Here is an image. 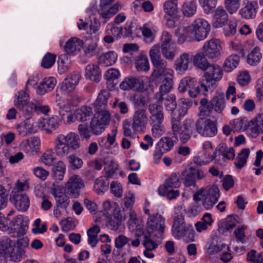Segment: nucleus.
<instances>
[{"label":"nucleus","instance_id":"69168bd1","mask_svg":"<svg viewBox=\"0 0 263 263\" xmlns=\"http://www.w3.org/2000/svg\"><path fill=\"white\" fill-rule=\"evenodd\" d=\"M41 161L45 165L52 166L55 160L54 153L51 150L45 152L41 157Z\"/></svg>","mask_w":263,"mask_h":263},{"label":"nucleus","instance_id":"423d86ee","mask_svg":"<svg viewBox=\"0 0 263 263\" xmlns=\"http://www.w3.org/2000/svg\"><path fill=\"white\" fill-rule=\"evenodd\" d=\"M235 150L232 147H228L224 143H220L213 154L214 162L222 165L226 160H233L235 158Z\"/></svg>","mask_w":263,"mask_h":263},{"label":"nucleus","instance_id":"603ef678","mask_svg":"<svg viewBox=\"0 0 263 263\" xmlns=\"http://www.w3.org/2000/svg\"><path fill=\"white\" fill-rule=\"evenodd\" d=\"M197 10V5L195 1H191L184 3L182 7V11L184 16L191 17L194 15Z\"/></svg>","mask_w":263,"mask_h":263},{"label":"nucleus","instance_id":"2f4dec72","mask_svg":"<svg viewBox=\"0 0 263 263\" xmlns=\"http://www.w3.org/2000/svg\"><path fill=\"white\" fill-rule=\"evenodd\" d=\"M59 126V122L57 117L44 118L39 122V128L47 133H50Z\"/></svg>","mask_w":263,"mask_h":263},{"label":"nucleus","instance_id":"c85d7f7f","mask_svg":"<svg viewBox=\"0 0 263 263\" xmlns=\"http://www.w3.org/2000/svg\"><path fill=\"white\" fill-rule=\"evenodd\" d=\"M110 93L107 90H102L99 93L96 101L92 104L94 110H107V101L110 97Z\"/></svg>","mask_w":263,"mask_h":263},{"label":"nucleus","instance_id":"3c124183","mask_svg":"<svg viewBox=\"0 0 263 263\" xmlns=\"http://www.w3.org/2000/svg\"><path fill=\"white\" fill-rule=\"evenodd\" d=\"M108 188V183L105 181L103 177H100L96 180L93 190L98 195L104 194L107 191Z\"/></svg>","mask_w":263,"mask_h":263},{"label":"nucleus","instance_id":"338daca9","mask_svg":"<svg viewBox=\"0 0 263 263\" xmlns=\"http://www.w3.org/2000/svg\"><path fill=\"white\" fill-rule=\"evenodd\" d=\"M68 59L67 54L60 55L57 61L58 65V71L60 74L64 73L68 68Z\"/></svg>","mask_w":263,"mask_h":263},{"label":"nucleus","instance_id":"a211bd4d","mask_svg":"<svg viewBox=\"0 0 263 263\" xmlns=\"http://www.w3.org/2000/svg\"><path fill=\"white\" fill-rule=\"evenodd\" d=\"M259 8L257 1H249L239 11V14L245 20L254 18Z\"/></svg>","mask_w":263,"mask_h":263},{"label":"nucleus","instance_id":"e2e57ef3","mask_svg":"<svg viewBox=\"0 0 263 263\" xmlns=\"http://www.w3.org/2000/svg\"><path fill=\"white\" fill-rule=\"evenodd\" d=\"M241 0H225V7L230 14L237 12L240 6Z\"/></svg>","mask_w":263,"mask_h":263},{"label":"nucleus","instance_id":"052dcab7","mask_svg":"<svg viewBox=\"0 0 263 263\" xmlns=\"http://www.w3.org/2000/svg\"><path fill=\"white\" fill-rule=\"evenodd\" d=\"M56 55L50 52H47L43 58L41 66L46 69L51 68L55 63Z\"/></svg>","mask_w":263,"mask_h":263},{"label":"nucleus","instance_id":"a878e982","mask_svg":"<svg viewBox=\"0 0 263 263\" xmlns=\"http://www.w3.org/2000/svg\"><path fill=\"white\" fill-rule=\"evenodd\" d=\"M228 14L222 7H218L215 10L213 17V26L214 28H220L228 23Z\"/></svg>","mask_w":263,"mask_h":263},{"label":"nucleus","instance_id":"b1692460","mask_svg":"<svg viewBox=\"0 0 263 263\" xmlns=\"http://www.w3.org/2000/svg\"><path fill=\"white\" fill-rule=\"evenodd\" d=\"M41 145L40 139L37 137H34L30 141L25 140L22 142V147L24 152L29 156L37 154L40 151Z\"/></svg>","mask_w":263,"mask_h":263},{"label":"nucleus","instance_id":"6ab92c4d","mask_svg":"<svg viewBox=\"0 0 263 263\" xmlns=\"http://www.w3.org/2000/svg\"><path fill=\"white\" fill-rule=\"evenodd\" d=\"M24 115L26 119L16 127V130L19 135L26 136L28 134L36 133L37 129L33 125V121L30 120L32 115L27 112L24 113Z\"/></svg>","mask_w":263,"mask_h":263},{"label":"nucleus","instance_id":"09e8293b","mask_svg":"<svg viewBox=\"0 0 263 263\" xmlns=\"http://www.w3.org/2000/svg\"><path fill=\"white\" fill-rule=\"evenodd\" d=\"M203 52L197 53L194 57V65L203 71L210 65Z\"/></svg>","mask_w":263,"mask_h":263},{"label":"nucleus","instance_id":"4d7b16f0","mask_svg":"<svg viewBox=\"0 0 263 263\" xmlns=\"http://www.w3.org/2000/svg\"><path fill=\"white\" fill-rule=\"evenodd\" d=\"M56 205L61 208L66 209L70 203L69 197L65 194L60 193L54 194Z\"/></svg>","mask_w":263,"mask_h":263},{"label":"nucleus","instance_id":"bf43d9fd","mask_svg":"<svg viewBox=\"0 0 263 263\" xmlns=\"http://www.w3.org/2000/svg\"><path fill=\"white\" fill-rule=\"evenodd\" d=\"M160 49L161 46L158 44H156L154 45L150 49L149 55L152 64L164 60L161 57Z\"/></svg>","mask_w":263,"mask_h":263},{"label":"nucleus","instance_id":"f704fd0d","mask_svg":"<svg viewBox=\"0 0 263 263\" xmlns=\"http://www.w3.org/2000/svg\"><path fill=\"white\" fill-rule=\"evenodd\" d=\"M174 75V73L163 77L162 83L159 87V92L161 96L159 98L162 101L163 100V96L169 92L173 88Z\"/></svg>","mask_w":263,"mask_h":263},{"label":"nucleus","instance_id":"9d476101","mask_svg":"<svg viewBox=\"0 0 263 263\" xmlns=\"http://www.w3.org/2000/svg\"><path fill=\"white\" fill-rule=\"evenodd\" d=\"M197 132L202 136L213 137L217 133L216 122L210 119H199L196 122Z\"/></svg>","mask_w":263,"mask_h":263},{"label":"nucleus","instance_id":"2eb2a0df","mask_svg":"<svg viewBox=\"0 0 263 263\" xmlns=\"http://www.w3.org/2000/svg\"><path fill=\"white\" fill-rule=\"evenodd\" d=\"M147 122L146 110L139 109L135 111L132 124V128L135 132H144Z\"/></svg>","mask_w":263,"mask_h":263},{"label":"nucleus","instance_id":"e433bc0d","mask_svg":"<svg viewBox=\"0 0 263 263\" xmlns=\"http://www.w3.org/2000/svg\"><path fill=\"white\" fill-rule=\"evenodd\" d=\"M91 120L98 124H101L102 126L107 127L110 121V114L108 110H94Z\"/></svg>","mask_w":263,"mask_h":263},{"label":"nucleus","instance_id":"6e6d98bb","mask_svg":"<svg viewBox=\"0 0 263 263\" xmlns=\"http://www.w3.org/2000/svg\"><path fill=\"white\" fill-rule=\"evenodd\" d=\"M27 112L31 115L35 111H40L44 114H47L50 110V108L48 105H40L36 103L31 102L27 106Z\"/></svg>","mask_w":263,"mask_h":263},{"label":"nucleus","instance_id":"5701e85b","mask_svg":"<svg viewBox=\"0 0 263 263\" xmlns=\"http://www.w3.org/2000/svg\"><path fill=\"white\" fill-rule=\"evenodd\" d=\"M11 201L20 212H25L30 206V199L26 194L11 195Z\"/></svg>","mask_w":263,"mask_h":263},{"label":"nucleus","instance_id":"72a5a7b5","mask_svg":"<svg viewBox=\"0 0 263 263\" xmlns=\"http://www.w3.org/2000/svg\"><path fill=\"white\" fill-rule=\"evenodd\" d=\"M85 77L95 82H99L101 79V70L97 64H89L85 68Z\"/></svg>","mask_w":263,"mask_h":263},{"label":"nucleus","instance_id":"49530a36","mask_svg":"<svg viewBox=\"0 0 263 263\" xmlns=\"http://www.w3.org/2000/svg\"><path fill=\"white\" fill-rule=\"evenodd\" d=\"M250 151L249 148H243L238 154V155L235 161L236 167L241 169L247 162Z\"/></svg>","mask_w":263,"mask_h":263},{"label":"nucleus","instance_id":"58836bf2","mask_svg":"<svg viewBox=\"0 0 263 263\" xmlns=\"http://www.w3.org/2000/svg\"><path fill=\"white\" fill-rule=\"evenodd\" d=\"M15 246V242L7 236L3 237L0 240V254L6 257Z\"/></svg>","mask_w":263,"mask_h":263},{"label":"nucleus","instance_id":"cd10ccee","mask_svg":"<svg viewBox=\"0 0 263 263\" xmlns=\"http://www.w3.org/2000/svg\"><path fill=\"white\" fill-rule=\"evenodd\" d=\"M84 42L76 37L69 39L64 46V50L66 54H76L81 49Z\"/></svg>","mask_w":263,"mask_h":263},{"label":"nucleus","instance_id":"f8f14e48","mask_svg":"<svg viewBox=\"0 0 263 263\" xmlns=\"http://www.w3.org/2000/svg\"><path fill=\"white\" fill-rule=\"evenodd\" d=\"M263 133V113H258L248 123L247 134L251 138H256Z\"/></svg>","mask_w":263,"mask_h":263},{"label":"nucleus","instance_id":"c03bdc74","mask_svg":"<svg viewBox=\"0 0 263 263\" xmlns=\"http://www.w3.org/2000/svg\"><path fill=\"white\" fill-rule=\"evenodd\" d=\"M26 257L25 250L23 248H18L15 246L6 257L10 258V260L13 262H18Z\"/></svg>","mask_w":263,"mask_h":263},{"label":"nucleus","instance_id":"864d4df0","mask_svg":"<svg viewBox=\"0 0 263 263\" xmlns=\"http://www.w3.org/2000/svg\"><path fill=\"white\" fill-rule=\"evenodd\" d=\"M261 57L259 48L258 47H255L248 54L247 61L249 65H254L260 62Z\"/></svg>","mask_w":263,"mask_h":263},{"label":"nucleus","instance_id":"0e129e2a","mask_svg":"<svg viewBox=\"0 0 263 263\" xmlns=\"http://www.w3.org/2000/svg\"><path fill=\"white\" fill-rule=\"evenodd\" d=\"M164 104L166 110L171 113L172 116L173 115L176 108L175 97L173 96H167L164 100Z\"/></svg>","mask_w":263,"mask_h":263},{"label":"nucleus","instance_id":"a18cd8bd","mask_svg":"<svg viewBox=\"0 0 263 263\" xmlns=\"http://www.w3.org/2000/svg\"><path fill=\"white\" fill-rule=\"evenodd\" d=\"M119 165L114 160H112L107 163L104 168V177L106 179L114 178V176L117 171H118Z\"/></svg>","mask_w":263,"mask_h":263},{"label":"nucleus","instance_id":"0eeeda50","mask_svg":"<svg viewBox=\"0 0 263 263\" xmlns=\"http://www.w3.org/2000/svg\"><path fill=\"white\" fill-rule=\"evenodd\" d=\"M12 222L14 226L19 227L16 231V236L20 239L17 240L16 247L25 250L29 245V239L27 237H24L28 229V222L27 221L24 220L23 216L21 215L16 216Z\"/></svg>","mask_w":263,"mask_h":263},{"label":"nucleus","instance_id":"f257e3e1","mask_svg":"<svg viewBox=\"0 0 263 263\" xmlns=\"http://www.w3.org/2000/svg\"><path fill=\"white\" fill-rule=\"evenodd\" d=\"M80 147L79 136L73 132H69L66 135H58L54 140L55 154L61 158L68 156L71 151H77Z\"/></svg>","mask_w":263,"mask_h":263},{"label":"nucleus","instance_id":"4c0bfd02","mask_svg":"<svg viewBox=\"0 0 263 263\" xmlns=\"http://www.w3.org/2000/svg\"><path fill=\"white\" fill-rule=\"evenodd\" d=\"M117 60V53L115 51H110L100 55L98 59V63L103 66L107 67L115 64Z\"/></svg>","mask_w":263,"mask_h":263},{"label":"nucleus","instance_id":"680f3d73","mask_svg":"<svg viewBox=\"0 0 263 263\" xmlns=\"http://www.w3.org/2000/svg\"><path fill=\"white\" fill-rule=\"evenodd\" d=\"M200 103L199 116L204 117L209 115L212 108L211 102H209L206 99H203L200 101Z\"/></svg>","mask_w":263,"mask_h":263},{"label":"nucleus","instance_id":"412c9836","mask_svg":"<svg viewBox=\"0 0 263 263\" xmlns=\"http://www.w3.org/2000/svg\"><path fill=\"white\" fill-rule=\"evenodd\" d=\"M80 80V76L79 74H73L65 78L60 86L57 88V91L59 90L63 93H66L73 90Z\"/></svg>","mask_w":263,"mask_h":263},{"label":"nucleus","instance_id":"393cba45","mask_svg":"<svg viewBox=\"0 0 263 263\" xmlns=\"http://www.w3.org/2000/svg\"><path fill=\"white\" fill-rule=\"evenodd\" d=\"M57 80L55 78L50 77L45 78L36 87V92L42 96L52 90L57 84Z\"/></svg>","mask_w":263,"mask_h":263},{"label":"nucleus","instance_id":"7ed1b4c3","mask_svg":"<svg viewBox=\"0 0 263 263\" xmlns=\"http://www.w3.org/2000/svg\"><path fill=\"white\" fill-rule=\"evenodd\" d=\"M210 31L211 26L207 21L202 18H196L187 28V33L192 35L189 41L204 40Z\"/></svg>","mask_w":263,"mask_h":263},{"label":"nucleus","instance_id":"9b49d317","mask_svg":"<svg viewBox=\"0 0 263 263\" xmlns=\"http://www.w3.org/2000/svg\"><path fill=\"white\" fill-rule=\"evenodd\" d=\"M84 186L83 180L78 175L72 176L65 184V191L69 195L77 198L80 189Z\"/></svg>","mask_w":263,"mask_h":263},{"label":"nucleus","instance_id":"8fccbe9b","mask_svg":"<svg viewBox=\"0 0 263 263\" xmlns=\"http://www.w3.org/2000/svg\"><path fill=\"white\" fill-rule=\"evenodd\" d=\"M163 8L168 16L175 15L178 11L177 0H167L163 5Z\"/></svg>","mask_w":263,"mask_h":263},{"label":"nucleus","instance_id":"aec40b11","mask_svg":"<svg viewBox=\"0 0 263 263\" xmlns=\"http://www.w3.org/2000/svg\"><path fill=\"white\" fill-rule=\"evenodd\" d=\"M106 218L108 228L115 231L119 230L124 219V217L120 209H114V213L109 216H106Z\"/></svg>","mask_w":263,"mask_h":263},{"label":"nucleus","instance_id":"f03ea898","mask_svg":"<svg viewBox=\"0 0 263 263\" xmlns=\"http://www.w3.org/2000/svg\"><path fill=\"white\" fill-rule=\"evenodd\" d=\"M220 197V191L216 185L201 188L193 196L195 201H202L203 206L206 210L211 209L217 202Z\"/></svg>","mask_w":263,"mask_h":263},{"label":"nucleus","instance_id":"dca6fc26","mask_svg":"<svg viewBox=\"0 0 263 263\" xmlns=\"http://www.w3.org/2000/svg\"><path fill=\"white\" fill-rule=\"evenodd\" d=\"M93 114L92 107L88 106H82L75 110L72 114H70L67 117V122L69 124L74 122L76 121L84 122L87 120L88 118Z\"/></svg>","mask_w":263,"mask_h":263},{"label":"nucleus","instance_id":"c9c22d12","mask_svg":"<svg viewBox=\"0 0 263 263\" xmlns=\"http://www.w3.org/2000/svg\"><path fill=\"white\" fill-rule=\"evenodd\" d=\"M190 62V55L184 53L175 62V68L178 73L183 74L187 70Z\"/></svg>","mask_w":263,"mask_h":263},{"label":"nucleus","instance_id":"6e6552de","mask_svg":"<svg viewBox=\"0 0 263 263\" xmlns=\"http://www.w3.org/2000/svg\"><path fill=\"white\" fill-rule=\"evenodd\" d=\"M148 80L146 77L127 78L120 85L122 90H133L138 92H144L147 90L146 83Z\"/></svg>","mask_w":263,"mask_h":263},{"label":"nucleus","instance_id":"473e14b6","mask_svg":"<svg viewBox=\"0 0 263 263\" xmlns=\"http://www.w3.org/2000/svg\"><path fill=\"white\" fill-rule=\"evenodd\" d=\"M122 8L119 3H116L111 7L100 8L98 12L100 17L105 20V23L115 15Z\"/></svg>","mask_w":263,"mask_h":263},{"label":"nucleus","instance_id":"37998d69","mask_svg":"<svg viewBox=\"0 0 263 263\" xmlns=\"http://www.w3.org/2000/svg\"><path fill=\"white\" fill-rule=\"evenodd\" d=\"M174 144L175 141L172 138L163 137L159 140L156 146L163 152L167 153L173 148Z\"/></svg>","mask_w":263,"mask_h":263},{"label":"nucleus","instance_id":"bb28decb","mask_svg":"<svg viewBox=\"0 0 263 263\" xmlns=\"http://www.w3.org/2000/svg\"><path fill=\"white\" fill-rule=\"evenodd\" d=\"M164 218L160 215H150L147 222L148 227L152 231L163 233L164 231Z\"/></svg>","mask_w":263,"mask_h":263},{"label":"nucleus","instance_id":"f3484780","mask_svg":"<svg viewBox=\"0 0 263 263\" xmlns=\"http://www.w3.org/2000/svg\"><path fill=\"white\" fill-rule=\"evenodd\" d=\"M153 65L154 67L151 76L153 81L156 82L161 77L174 73V71L172 69L167 68V63L164 60L153 63Z\"/></svg>","mask_w":263,"mask_h":263},{"label":"nucleus","instance_id":"5fc2aeb1","mask_svg":"<svg viewBox=\"0 0 263 263\" xmlns=\"http://www.w3.org/2000/svg\"><path fill=\"white\" fill-rule=\"evenodd\" d=\"M212 161H214L213 155L210 156V154H206V153L198 155L193 159V163L197 166H200L207 165Z\"/></svg>","mask_w":263,"mask_h":263},{"label":"nucleus","instance_id":"c756f323","mask_svg":"<svg viewBox=\"0 0 263 263\" xmlns=\"http://www.w3.org/2000/svg\"><path fill=\"white\" fill-rule=\"evenodd\" d=\"M183 182L186 187L196 186V168L190 166L185 168L181 173Z\"/></svg>","mask_w":263,"mask_h":263},{"label":"nucleus","instance_id":"39448f33","mask_svg":"<svg viewBox=\"0 0 263 263\" xmlns=\"http://www.w3.org/2000/svg\"><path fill=\"white\" fill-rule=\"evenodd\" d=\"M197 85V81L195 78L190 77H185L180 82L178 90L180 92H184L188 90L189 96L192 98H196L199 96L201 91L203 90V93L207 92V86L201 84L200 86Z\"/></svg>","mask_w":263,"mask_h":263},{"label":"nucleus","instance_id":"a19ab883","mask_svg":"<svg viewBox=\"0 0 263 263\" xmlns=\"http://www.w3.org/2000/svg\"><path fill=\"white\" fill-rule=\"evenodd\" d=\"M66 165L62 161H59L53 166L52 177L58 181H62L66 173Z\"/></svg>","mask_w":263,"mask_h":263},{"label":"nucleus","instance_id":"1a4fd4ad","mask_svg":"<svg viewBox=\"0 0 263 263\" xmlns=\"http://www.w3.org/2000/svg\"><path fill=\"white\" fill-rule=\"evenodd\" d=\"M161 40V49L162 55L167 60H174L177 48L176 44L172 40L171 34L167 31H163Z\"/></svg>","mask_w":263,"mask_h":263},{"label":"nucleus","instance_id":"79ce46f5","mask_svg":"<svg viewBox=\"0 0 263 263\" xmlns=\"http://www.w3.org/2000/svg\"><path fill=\"white\" fill-rule=\"evenodd\" d=\"M240 58L237 54H232L228 57L224 61L223 65L224 70L231 72L237 67L239 62Z\"/></svg>","mask_w":263,"mask_h":263},{"label":"nucleus","instance_id":"ea45409f","mask_svg":"<svg viewBox=\"0 0 263 263\" xmlns=\"http://www.w3.org/2000/svg\"><path fill=\"white\" fill-rule=\"evenodd\" d=\"M186 227L187 226L182 222V218H175L172 228V235L175 238L178 239L182 238L183 236Z\"/></svg>","mask_w":263,"mask_h":263},{"label":"nucleus","instance_id":"774afa93","mask_svg":"<svg viewBox=\"0 0 263 263\" xmlns=\"http://www.w3.org/2000/svg\"><path fill=\"white\" fill-rule=\"evenodd\" d=\"M217 0H203L200 2V4L206 14H210L214 11L217 5Z\"/></svg>","mask_w":263,"mask_h":263},{"label":"nucleus","instance_id":"de8ad7c7","mask_svg":"<svg viewBox=\"0 0 263 263\" xmlns=\"http://www.w3.org/2000/svg\"><path fill=\"white\" fill-rule=\"evenodd\" d=\"M212 108H213L215 111L220 113L223 110L225 107L224 97L222 94H219L213 97L211 101Z\"/></svg>","mask_w":263,"mask_h":263},{"label":"nucleus","instance_id":"20e7f679","mask_svg":"<svg viewBox=\"0 0 263 263\" xmlns=\"http://www.w3.org/2000/svg\"><path fill=\"white\" fill-rule=\"evenodd\" d=\"M172 130L174 136L177 139L178 135L182 143H186L190 139L194 129V121L190 119H185L182 126L178 120H174L171 123Z\"/></svg>","mask_w":263,"mask_h":263},{"label":"nucleus","instance_id":"4468645a","mask_svg":"<svg viewBox=\"0 0 263 263\" xmlns=\"http://www.w3.org/2000/svg\"><path fill=\"white\" fill-rule=\"evenodd\" d=\"M203 71L205 80L208 83L219 81L223 74L221 67L215 64H210Z\"/></svg>","mask_w":263,"mask_h":263},{"label":"nucleus","instance_id":"7c9ffc66","mask_svg":"<svg viewBox=\"0 0 263 263\" xmlns=\"http://www.w3.org/2000/svg\"><path fill=\"white\" fill-rule=\"evenodd\" d=\"M29 100V96L26 91H18L15 96L14 105L17 108L22 110L23 113L27 112V106L30 103L28 102Z\"/></svg>","mask_w":263,"mask_h":263},{"label":"nucleus","instance_id":"13d9d810","mask_svg":"<svg viewBox=\"0 0 263 263\" xmlns=\"http://www.w3.org/2000/svg\"><path fill=\"white\" fill-rule=\"evenodd\" d=\"M136 69L138 71H147L149 69V64L146 56L141 55L136 62Z\"/></svg>","mask_w":263,"mask_h":263},{"label":"nucleus","instance_id":"ddd939ff","mask_svg":"<svg viewBox=\"0 0 263 263\" xmlns=\"http://www.w3.org/2000/svg\"><path fill=\"white\" fill-rule=\"evenodd\" d=\"M221 46L219 40L212 39L205 43L202 51L208 58L217 59L220 54Z\"/></svg>","mask_w":263,"mask_h":263},{"label":"nucleus","instance_id":"4be33fe9","mask_svg":"<svg viewBox=\"0 0 263 263\" xmlns=\"http://www.w3.org/2000/svg\"><path fill=\"white\" fill-rule=\"evenodd\" d=\"M162 103L161 99H158L157 103L149 105V110L151 114V124H161L163 122Z\"/></svg>","mask_w":263,"mask_h":263}]
</instances>
